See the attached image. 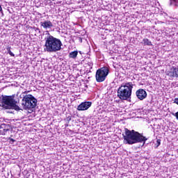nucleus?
I'll return each mask as SVG.
<instances>
[{"instance_id": "obj_1", "label": "nucleus", "mask_w": 178, "mask_h": 178, "mask_svg": "<svg viewBox=\"0 0 178 178\" xmlns=\"http://www.w3.org/2000/svg\"><path fill=\"white\" fill-rule=\"evenodd\" d=\"M124 138V143L132 145V144H137V143H143L145 144L147 138L143 136L141 134L134 131L129 130V129H124V134H122Z\"/></svg>"}, {"instance_id": "obj_2", "label": "nucleus", "mask_w": 178, "mask_h": 178, "mask_svg": "<svg viewBox=\"0 0 178 178\" xmlns=\"http://www.w3.org/2000/svg\"><path fill=\"white\" fill-rule=\"evenodd\" d=\"M44 52L52 54L53 52H58L62 49V45H63L62 41L54 37L49 33H47V36L44 38Z\"/></svg>"}, {"instance_id": "obj_3", "label": "nucleus", "mask_w": 178, "mask_h": 178, "mask_svg": "<svg viewBox=\"0 0 178 178\" xmlns=\"http://www.w3.org/2000/svg\"><path fill=\"white\" fill-rule=\"evenodd\" d=\"M133 90V83L128 82L121 85L118 89V97L120 99L127 101L131 97V91Z\"/></svg>"}, {"instance_id": "obj_4", "label": "nucleus", "mask_w": 178, "mask_h": 178, "mask_svg": "<svg viewBox=\"0 0 178 178\" xmlns=\"http://www.w3.org/2000/svg\"><path fill=\"white\" fill-rule=\"evenodd\" d=\"M17 102L12 96H3L0 102V106L3 109H15V111H20V108L17 106Z\"/></svg>"}, {"instance_id": "obj_5", "label": "nucleus", "mask_w": 178, "mask_h": 178, "mask_svg": "<svg viewBox=\"0 0 178 178\" xmlns=\"http://www.w3.org/2000/svg\"><path fill=\"white\" fill-rule=\"evenodd\" d=\"M23 99L22 102V106L25 110L34 109L37 106V99L31 95H22Z\"/></svg>"}, {"instance_id": "obj_6", "label": "nucleus", "mask_w": 178, "mask_h": 178, "mask_svg": "<svg viewBox=\"0 0 178 178\" xmlns=\"http://www.w3.org/2000/svg\"><path fill=\"white\" fill-rule=\"evenodd\" d=\"M108 74H109V70L105 67L97 70L95 75L96 81L97 83L105 81V79H106Z\"/></svg>"}, {"instance_id": "obj_7", "label": "nucleus", "mask_w": 178, "mask_h": 178, "mask_svg": "<svg viewBox=\"0 0 178 178\" xmlns=\"http://www.w3.org/2000/svg\"><path fill=\"white\" fill-rule=\"evenodd\" d=\"M165 74L170 79L178 78V67L172 66L169 70L165 72Z\"/></svg>"}, {"instance_id": "obj_8", "label": "nucleus", "mask_w": 178, "mask_h": 178, "mask_svg": "<svg viewBox=\"0 0 178 178\" xmlns=\"http://www.w3.org/2000/svg\"><path fill=\"white\" fill-rule=\"evenodd\" d=\"M92 105V103L91 102H83L78 106L77 111H87L91 108Z\"/></svg>"}, {"instance_id": "obj_9", "label": "nucleus", "mask_w": 178, "mask_h": 178, "mask_svg": "<svg viewBox=\"0 0 178 178\" xmlns=\"http://www.w3.org/2000/svg\"><path fill=\"white\" fill-rule=\"evenodd\" d=\"M136 97L140 101L147 98V92L144 89H139L136 92Z\"/></svg>"}, {"instance_id": "obj_10", "label": "nucleus", "mask_w": 178, "mask_h": 178, "mask_svg": "<svg viewBox=\"0 0 178 178\" xmlns=\"http://www.w3.org/2000/svg\"><path fill=\"white\" fill-rule=\"evenodd\" d=\"M10 130V125L2 124L0 125V134L5 136Z\"/></svg>"}, {"instance_id": "obj_11", "label": "nucleus", "mask_w": 178, "mask_h": 178, "mask_svg": "<svg viewBox=\"0 0 178 178\" xmlns=\"http://www.w3.org/2000/svg\"><path fill=\"white\" fill-rule=\"evenodd\" d=\"M40 26L45 29V30H48L49 29H52L54 27V24L49 20H46L44 22H40Z\"/></svg>"}, {"instance_id": "obj_12", "label": "nucleus", "mask_w": 178, "mask_h": 178, "mask_svg": "<svg viewBox=\"0 0 178 178\" xmlns=\"http://www.w3.org/2000/svg\"><path fill=\"white\" fill-rule=\"evenodd\" d=\"M77 55H79L78 51H72L69 54V58H71L72 59H76L77 58Z\"/></svg>"}, {"instance_id": "obj_13", "label": "nucleus", "mask_w": 178, "mask_h": 178, "mask_svg": "<svg viewBox=\"0 0 178 178\" xmlns=\"http://www.w3.org/2000/svg\"><path fill=\"white\" fill-rule=\"evenodd\" d=\"M142 43H143L144 45H147L148 47L152 46V42H151V41H149V40H148L147 38H144V39L143 40Z\"/></svg>"}, {"instance_id": "obj_14", "label": "nucleus", "mask_w": 178, "mask_h": 178, "mask_svg": "<svg viewBox=\"0 0 178 178\" xmlns=\"http://www.w3.org/2000/svg\"><path fill=\"white\" fill-rule=\"evenodd\" d=\"M7 51H8V54H9V55H10V56H15V54H13L12 52V51H10V47H8L7 48Z\"/></svg>"}, {"instance_id": "obj_15", "label": "nucleus", "mask_w": 178, "mask_h": 178, "mask_svg": "<svg viewBox=\"0 0 178 178\" xmlns=\"http://www.w3.org/2000/svg\"><path fill=\"white\" fill-rule=\"evenodd\" d=\"M170 5H173V3H177L178 0H170Z\"/></svg>"}, {"instance_id": "obj_16", "label": "nucleus", "mask_w": 178, "mask_h": 178, "mask_svg": "<svg viewBox=\"0 0 178 178\" xmlns=\"http://www.w3.org/2000/svg\"><path fill=\"white\" fill-rule=\"evenodd\" d=\"M156 143H157V147H159L161 145V140H157Z\"/></svg>"}, {"instance_id": "obj_17", "label": "nucleus", "mask_w": 178, "mask_h": 178, "mask_svg": "<svg viewBox=\"0 0 178 178\" xmlns=\"http://www.w3.org/2000/svg\"><path fill=\"white\" fill-rule=\"evenodd\" d=\"M174 104H177V105H178V98L175 99Z\"/></svg>"}, {"instance_id": "obj_18", "label": "nucleus", "mask_w": 178, "mask_h": 178, "mask_svg": "<svg viewBox=\"0 0 178 178\" xmlns=\"http://www.w3.org/2000/svg\"><path fill=\"white\" fill-rule=\"evenodd\" d=\"M173 115L175 116L176 119H177L178 120V111Z\"/></svg>"}, {"instance_id": "obj_19", "label": "nucleus", "mask_w": 178, "mask_h": 178, "mask_svg": "<svg viewBox=\"0 0 178 178\" xmlns=\"http://www.w3.org/2000/svg\"><path fill=\"white\" fill-rule=\"evenodd\" d=\"M9 140H11L12 143H15V140L13 138H10Z\"/></svg>"}, {"instance_id": "obj_20", "label": "nucleus", "mask_w": 178, "mask_h": 178, "mask_svg": "<svg viewBox=\"0 0 178 178\" xmlns=\"http://www.w3.org/2000/svg\"><path fill=\"white\" fill-rule=\"evenodd\" d=\"M0 10H2V7H1V6H0Z\"/></svg>"}, {"instance_id": "obj_21", "label": "nucleus", "mask_w": 178, "mask_h": 178, "mask_svg": "<svg viewBox=\"0 0 178 178\" xmlns=\"http://www.w3.org/2000/svg\"><path fill=\"white\" fill-rule=\"evenodd\" d=\"M79 40H80V41H81V38H79Z\"/></svg>"}]
</instances>
